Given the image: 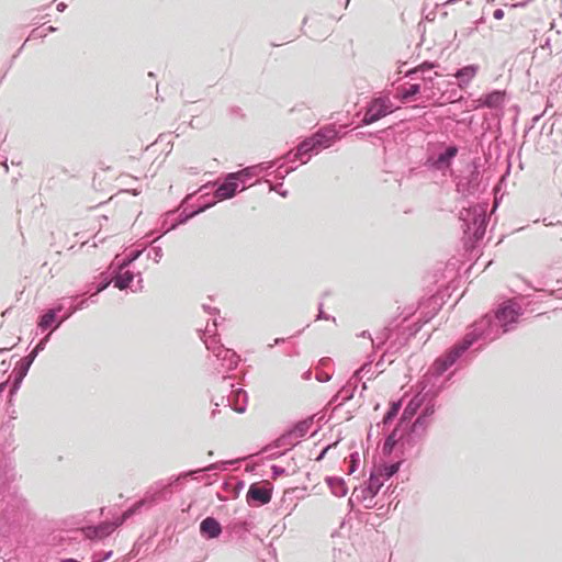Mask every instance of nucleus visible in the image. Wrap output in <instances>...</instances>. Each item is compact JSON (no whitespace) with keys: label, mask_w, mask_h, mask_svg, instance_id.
I'll list each match as a JSON object with an SVG mask.
<instances>
[{"label":"nucleus","mask_w":562,"mask_h":562,"mask_svg":"<svg viewBox=\"0 0 562 562\" xmlns=\"http://www.w3.org/2000/svg\"><path fill=\"white\" fill-rule=\"evenodd\" d=\"M521 306L514 300H506L498 305L494 315L486 314L475 321L470 330L456 344L449 347L432 362L431 373L439 376L453 366H469L488 342L501 335L512 331L522 315Z\"/></svg>","instance_id":"nucleus-1"},{"label":"nucleus","mask_w":562,"mask_h":562,"mask_svg":"<svg viewBox=\"0 0 562 562\" xmlns=\"http://www.w3.org/2000/svg\"><path fill=\"white\" fill-rule=\"evenodd\" d=\"M340 138L341 136L334 125L321 127L311 136L304 138L295 150L288 151L279 159L280 161H278L273 170L276 179L283 180L290 172L297 168L296 166L285 167L286 164H294L297 160H300L301 164H306L313 155L329 148Z\"/></svg>","instance_id":"nucleus-2"},{"label":"nucleus","mask_w":562,"mask_h":562,"mask_svg":"<svg viewBox=\"0 0 562 562\" xmlns=\"http://www.w3.org/2000/svg\"><path fill=\"white\" fill-rule=\"evenodd\" d=\"M487 203H479L460 212V220L463 222V243L467 250L474 249L484 238L490 222Z\"/></svg>","instance_id":"nucleus-3"},{"label":"nucleus","mask_w":562,"mask_h":562,"mask_svg":"<svg viewBox=\"0 0 562 562\" xmlns=\"http://www.w3.org/2000/svg\"><path fill=\"white\" fill-rule=\"evenodd\" d=\"M431 369L432 364L430 366L428 372L425 375L427 382L430 383V387L426 390L427 384H424L422 390L408 401L400 417L398 426H403L406 423H411L412 418L418 413V411L423 409V407L426 406L427 402L430 400V395L436 393L437 398L441 391L446 387L447 383L452 381L456 372L461 368L457 366L454 370L448 372V374L445 376L443 381L439 385L436 384V380L441 378L443 374L435 376L431 373Z\"/></svg>","instance_id":"nucleus-4"},{"label":"nucleus","mask_w":562,"mask_h":562,"mask_svg":"<svg viewBox=\"0 0 562 562\" xmlns=\"http://www.w3.org/2000/svg\"><path fill=\"white\" fill-rule=\"evenodd\" d=\"M145 504V499H139L131 507H128L125 512H123L122 515L115 518L113 521H102L95 526L88 527L86 531L87 537L90 539H103L109 537L116 528L122 526L127 519L139 513Z\"/></svg>","instance_id":"nucleus-5"},{"label":"nucleus","mask_w":562,"mask_h":562,"mask_svg":"<svg viewBox=\"0 0 562 562\" xmlns=\"http://www.w3.org/2000/svg\"><path fill=\"white\" fill-rule=\"evenodd\" d=\"M216 186V189L213 192V196L210 201H225L231 200L237 195L238 192H241L239 179H237V173L228 172L222 176L216 183L209 182L202 186L199 189V192H203L202 196H207L209 192H205L206 189L213 188Z\"/></svg>","instance_id":"nucleus-6"},{"label":"nucleus","mask_w":562,"mask_h":562,"mask_svg":"<svg viewBox=\"0 0 562 562\" xmlns=\"http://www.w3.org/2000/svg\"><path fill=\"white\" fill-rule=\"evenodd\" d=\"M394 111L395 106L389 97H375L367 104L360 125L366 126L373 124Z\"/></svg>","instance_id":"nucleus-7"},{"label":"nucleus","mask_w":562,"mask_h":562,"mask_svg":"<svg viewBox=\"0 0 562 562\" xmlns=\"http://www.w3.org/2000/svg\"><path fill=\"white\" fill-rule=\"evenodd\" d=\"M112 282L119 290L131 289L133 292H137L143 289L140 272L134 273L127 269H121V267L116 265H114L112 270Z\"/></svg>","instance_id":"nucleus-8"},{"label":"nucleus","mask_w":562,"mask_h":562,"mask_svg":"<svg viewBox=\"0 0 562 562\" xmlns=\"http://www.w3.org/2000/svg\"><path fill=\"white\" fill-rule=\"evenodd\" d=\"M272 492L273 485L268 481L251 483L246 494L247 504L251 507L263 506L271 501Z\"/></svg>","instance_id":"nucleus-9"},{"label":"nucleus","mask_w":562,"mask_h":562,"mask_svg":"<svg viewBox=\"0 0 562 562\" xmlns=\"http://www.w3.org/2000/svg\"><path fill=\"white\" fill-rule=\"evenodd\" d=\"M382 486L383 482L380 481L378 474L371 472L363 485L353 488V499H357L358 503H364L368 498H374Z\"/></svg>","instance_id":"nucleus-10"},{"label":"nucleus","mask_w":562,"mask_h":562,"mask_svg":"<svg viewBox=\"0 0 562 562\" xmlns=\"http://www.w3.org/2000/svg\"><path fill=\"white\" fill-rule=\"evenodd\" d=\"M481 184V172L477 166H473L467 176L459 178L457 191L463 196L474 195L479 192Z\"/></svg>","instance_id":"nucleus-11"},{"label":"nucleus","mask_w":562,"mask_h":562,"mask_svg":"<svg viewBox=\"0 0 562 562\" xmlns=\"http://www.w3.org/2000/svg\"><path fill=\"white\" fill-rule=\"evenodd\" d=\"M221 383L223 384V389H231V394L228 395L232 398L231 408L236 413H244L247 408L248 396L245 390L241 387L234 389V384L231 381V378L227 375H223L221 379Z\"/></svg>","instance_id":"nucleus-12"},{"label":"nucleus","mask_w":562,"mask_h":562,"mask_svg":"<svg viewBox=\"0 0 562 562\" xmlns=\"http://www.w3.org/2000/svg\"><path fill=\"white\" fill-rule=\"evenodd\" d=\"M408 424V427H406L398 437L400 447L403 451L414 449L427 435L423 427L412 423Z\"/></svg>","instance_id":"nucleus-13"},{"label":"nucleus","mask_w":562,"mask_h":562,"mask_svg":"<svg viewBox=\"0 0 562 562\" xmlns=\"http://www.w3.org/2000/svg\"><path fill=\"white\" fill-rule=\"evenodd\" d=\"M458 151L459 149L456 145H450L443 151H440L437 156H429L426 159L425 166L434 170H442L449 168L458 155Z\"/></svg>","instance_id":"nucleus-14"},{"label":"nucleus","mask_w":562,"mask_h":562,"mask_svg":"<svg viewBox=\"0 0 562 562\" xmlns=\"http://www.w3.org/2000/svg\"><path fill=\"white\" fill-rule=\"evenodd\" d=\"M64 322L65 319L63 315L60 317H57L55 315V312L48 308L38 316L37 329L42 333L46 330H50V333H53L54 330L58 329Z\"/></svg>","instance_id":"nucleus-15"},{"label":"nucleus","mask_w":562,"mask_h":562,"mask_svg":"<svg viewBox=\"0 0 562 562\" xmlns=\"http://www.w3.org/2000/svg\"><path fill=\"white\" fill-rule=\"evenodd\" d=\"M222 532L221 522L213 516H207L200 522V535L207 540L217 539Z\"/></svg>","instance_id":"nucleus-16"},{"label":"nucleus","mask_w":562,"mask_h":562,"mask_svg":"<svg viewBox=\"0 0 562 562\" xmlns=\"http://www.w3.org/2000/svg\"><path fill=\"white\" fill-rule=\"evenodd\" d=\"M214 356L221 361L222 367L226 371L235 370L240 360L239 356L233 349L224 346H218V350Z\"/></svg>","instance_id":"nucleus-17"},{"label":"nucleus","mask_w":562,"mask_h":562,"mask_svg":"<svg viewBox=\"0 0 562 562\" xmlns=\"http://www.w3.org/2000/svg\"><path fill=\"white\" fill-rule=\"evenodd\" d=\"M215 205V201H205L195 209L189 210L188 207L183 209V211L179 214L176 222L171 224L169 229H175L179 225L186 224L189 220L193 218L194 216L199 215L200 213L206 211L207 209Z\"/></svg>","instance_id":"nucleus-18"},{"label":"nucleus","mask_w":562,"mask_h":562,"mask_svg":"<svg viewBox=\"0 0 562 562\" xmlns=\"http://www.w3.org/2000/svg\"><path fill=\"white\" fill-rule=\"evenodd\" d=\"M215 205V201H205L195 209L189 210L188 207L183 209V211L179 214L176 222L171 224L169 229H175L179 225L186 224L189 220L193 218L194 216L199 215L200 213L206 211L207 209Z\"/></svg>","instance_id":"nucleus-19"},{"label":"nucleus","mask_w":562,"mask_h":562,"mask_svg":"<svg viewBox=\"0 0 562 562\" xmlns=\"http://www.w3.org/2000/svg\"><path fill=\"white\" fill-rule=\"evenodd\" d=\"M436 393L430 395V400L427 402L426 406L423 407L419 415L416 417V419L412 423L416 426L423 427L425 432L427 434V429L431 423V416L435 414L436 411Z\"/></svg>","instance_id":"nucleus-20"},{"label":"nucleus","mask_w":562,"mask_h":562,"mask_svg":"<svg viewBox=\"0 0 562 562\" xmlns=\"http://www.w3.org/2000/svg\"><path fill=\"white\" fill-rule=\"evenodd\" d=\"M477 71H479V66L474 65V64L458 68L454 74V77L458 80V86L461 89L467 88L469 86V83L472 81V79L476 76Z\"/></svg>","instance_id":"nucleus-21"},{"label":"nucleus","mask_w":562,"mask_h":562,"mask_svg":"<svg viewBox=\"0 0 562 562\" xmlns=\"http://www.w3.org/2000/svg\"><path fill=\"white\" fill-rule=\"evenodd\" d=\"M505 101V91L502 90H493L480 98L481 106L488 109H496L502 106Z\"/></svg>","instance_id":"nucleus-22"},{"label":"nucleus","mask_w":562,"mask_h":562,"mask_svg":"<svg viewBox=\"0 0 562 562\" xmlns=\"http://www.w3.org/2000/svg\"><path fill=\"white\" fill-rule=\"evenodd\" d=\"M231 463H232L231 461H221V462H215V463L209 464L202 469H196L193 471L184 472L180 476L173 479V481L171 482V485H176L180 482V480L187 479L188 476H191L195 473L211 472V471H216V470L225 471L227 469V464H231Z\"/></svg>","instance_id":"nucleus-23"},{"label":"nucleus","mask_w":562,"mask_h":562,"mask_svg":"<svg viewBox=\"0 0 562 562\" xmlns=\"http://www.w3.org/2000/svg\"><path fill=\"white\" fill-rule=\"evenodd\" d=\"M226 531L237 539H245L249 532V522L246 520H234L226 526Z\"/></svg>","instance_id":"nucleus-24"},{"label":"nucleus","mask_w":562,"mask_h":562,"mask_svg":"<svg viewBox=\"0 0 562 562\" xmlns=\"http://www.w3.org/2000/svg\"><path fill=\"white\" fill-rule=\"evenodd\" d=\"M325 481L335 496L342 497L348 493L347 484L342 477L327 476Z\"/></svg>","instance_id":"nucleus-25"},{"label":"nucleus","mask_w":562,"mask_h":562,"mask_svg":"<svg viewBox=\"0 0 562 562\" xmlns=\"http://www.w3.org/2000/svg\"><path fill=\"white\" fill-rule=\"evenodd\" d=\"M401 464H402L401 461L390 462V463L384 462V463H381L378 467L376 471H374V472L378 474V477L383 476L384 480H389L400 471Z\"/></svg>","instance_id":"nucleus-26"},{"label":"nucleus","mask_w":562,"mask_h":562,"mask_svg":"<svg viewBox=\"0 0 562 562\" xmlns=\"http://www.w3.org/2000/svg\"><path fill=\"white\" fill-rule=\"evenodd\" d=\"M313 426V418L308 417L296 422L290 429L294 436V439H300L307 435L311 427Z\"/></svg>","instance_id":"nucleus-27"},{"label":"nucleus","mask_w":562,"mask_h":562,"mask_svg":"<svg viewBox=\"0 0 562 562\" xmlns=\"http://www.w3.org/2000/svg\"><path fill=\"white\" fill-rule=\"evenodd\" d=\"M234 173H237V179H239L240 190L245 191L249 187L256 184L258 181L256 180V176L250 172L248 167H245L238 171H235Z\"/></svg>","instance_id":"nucleus-28"},{"label":"nucleus","mask_w":562,"mask_h":562,"mask_svg":"<svg viewBox=\"0 0 562 562\" xmlns=\"http://www.w3.org/2000/svg\"><path fill=\"white\" fill-rule=\"evenodd\" d=\"M397 431H398V429L396 427L395 429H393L392 432H390L386 436V438L383 442V446H382V454L384 457H390L393 453L396 445H400Z\"/></svg>","instance_id":"nucleus-29"},{"label":"nucleus","mask_w":562,"mask_h":562,"mask_svg":"<svg viewBox=\"0 0 562 562\" xmlns=\"http://www.w3.org/2000/svg\"><path fill=\"white\" fill-rule=\"evenodd\" d=\"M402 408V400L392 401L386 413L383 416L382 424L384 427L391 425Z\"/></svg>","instance_id":"nucleus-30"},{"label":"nucleus","mask_w":562,"mask_h":562,"mask_svg":"<svg viewBox=\"0 0 562 562\" xmlns=\"http://www.w3.org/2000/svg\"><path fill=\"white\" fill-rule=\"evenodd\" d=\"M145 250L146 246L140 249H133L115 265L121 267V269H127L134 261H136L143 255Z\"/></svg>","instance_id":"nucleus-31"},{"label":"nucleus","mask_w":562,"mask_h":562,"mask_svg":"<svg viewBox=\"0 0 562 562\" xmlns=\"http://www.w3.org/2000/svg\"><path fill=\"white\" fill-rule=\"evenodd\" d=\"M419 93H420V85L412 83L407 88H402L398 91V97L402 102H407V101L413 100Z\"/></svg>","instance_id":"nucleus-32"},{"label":"nucleus","mask_w":562,"mask_h":562,"mask_svg":"<svg viewBox=\"0 0 562 562\" xmlns=\"http://www.w3.org/2000/svg\"><path fill=\"white\" fill-rule=\"evenodd\" d=\"M34 360V356L26 355L16 362L13 370L26 375Z\"/></svg>","instance_id":"nucleus-33"},{"label":"nucleus","mask_w":562,"mask_h":562,"mask_svg":"<svg viewBox=\"0 0 562 562\" xmlns=\"http://www.w3.org/2000/svg\"><path fill=\"white\" fill-rule=\"evenodd\" d=\"M297 439H294V436L291 429H288L283 432L276 441L277 447H294Z\"/></svg>","instance_id":"nucleus-34"},{"label":"nucleus","mask_w":562,"mask_h":562,"mask_svg":"<svg viewBox=\"0 0 562 562\" xmlns=\"http://www.w3.org/2000/svg\"><path fill=\"white\" fill-rule=\"evenodd\" d=\"M88 306V299L80 300L77 303L71 302L67 311L63 314L65 322L70 318L76 312L83 310Z\"/></svg>","instance_id":"nucleus-35"},{"label":"nucleus","mask_w":562,"mask_h":562,"mask_svg":"<svg viewBox=\"0 0 562 562\" xmlns=\"http://www.w3.org/2000/svg\"><path fill=\"white\" fill-rule=\"evenodd\" d=\"M11 376H12V381L10 384L9 394L12 397L18 392V390L21 387V384H22L25 375L13 370Z\"/></svg>","instance_id":"nucleus-36"},{"label":"nucleus","mask_w":562,"mask_h":562,"mask_svg":"<svg viewBox=\"0 0 562 562\" xmlns=\"http://www.w3.org/2000/svg\"><path fill=\"white\" fill-rule=\"evenodd\" d=\"M205 344V347L207 348V350L212 351L213 355H215L218 350V346H223L221 342H220V339L217 337V334L216 335H209V336H205V337H201Z\"/></svg>","instance_id":"nucleus-37"},{"label":"nucleus","mask_w":562,"mask_h":562,"mask_svg":"<svg viewBox=\"0 0 562 562\" xmlns=\"http://www.w3.org/2000/svg\"><path fill=\"white\" fill-rule=\"evenodd\" d=\"M52 337V333H48L46 334L43 338H41L37 344L35 345V347L30 351V356H34V359L37 357V355L43 351L47 345V342L49 341Z\"/></svg>","instance_id":"nucleus-38"},{"label":"nucleus","mask_w":562,"mask_h":562,"mask_svg":"<svg viewBox=\"0 0 562 562\" xmlns=\"http://www.w3.org/2000/svg\"><path fill=\"white\" fill-rule=\"evenodd\" d=\"M360 465V456L359 452L355 451L350 453L349 456V468H348V474H352L358 470Z\"/></svg>","instance_id":"nucleus-39"},{"label":"nucleus","mask_w":562,"mask_h":562,"mask_svg":"<svg viewBox=\"0 0 562 562\" xmlns=\"http://www.w3.org/2000/svg\"><path fill=\"white\" fill-rule=\"evenodd\" d=\"M111 283H113L112 282V277L111 278H104L102 281H100L99 284L95 288L94 293L90 296L91 302L94 303L95 301L93 300V297L97 296L102 291H104Z\"/></svg>","instance_id":"nucleus-40"},{"label":"nucleus","mask_w":562,"mask_h":562,"mask_svg":"<svg viewBox=\"0 0 562 562\" xmlns=\"http://www.w3.org/2000/svg\"><path fill=\"white\" fill-rule=\"evenodd\" d=\"M147 258L153 259L155 262H159L162 258V249L160 246H154L151 249L147 252Z\"/></svg>","instance_id":"nucleus-41"},{"label":"nucleus","mask_w":562,"mask_h":562,"mask_svg":"<svg viewBox=\"0 0 562 562\" xmlns=\"http://www.w3.org/2000/svg\"><path fill=\"white\" fill-rule=\"evenodd\" d=\"M217 326H218V323H217V319L214 318L212 321V323L207 322L206 326H205V329L203 330V335L201 337H205V336H209V335H216L217 333Z\"/></svg>","instance_id":"nucleus-42"},{"label":"nucleus","mask_w":562,"mask_h":562,"mask_svg":"<svg viewBox=\"0 0 562 562\" xmlns=\"http://www.w3.org/2000/svg\"><path fill=\"white\" fill-rule=\"evenodd\" d=\"M266 182H268V183H269V187H270V190H271V191H276V192H278L282 198H286V196H288V193H289V192H288L286 190L281 189V187H282V182L277 183V184H273V183H271V182H270V181H268V180H266Z\"/></svg>","instance_id":"nucleus-43"},{"label":"nucleus","mask_w":562,"mask_h":562,"mask_svg":"<svg viewBox=\"0 0 562 562\" xmlns=\"http://www.w3.org/2000/svg\"><path fill=\"white\" fill-rule=\"evenodd\" d=\"M278 161H280V160L276 159V160L260 162V166H262L263 173L271 172L272 169H276Z\"/></svg>","instance_id":"nucleus-44"},{"label":"nucleus","mask_w":562,"mask_h":562,"mask_svg":"<svg viewBox=\"0 0 562 562\" xmlns=\"http://www.w3.org/2000/svg\"><path fill=\"white\" fill-rule=\"evenodd\" d=\"M271 474H272V479H278V477L282 476L283 474H285V469L278 464H272L271 465Z\"/></svg>","instance_id":"nucleus-45"},{"label":"nucleus","mask_w":562,"mask_h":562,"mask_svg":"<svg viewBox=\"0 0 562 562\" xmlns=\"http://www.w3.org/2000/svg\"><path fill=\"white\" fill-rule=\"evenodd\" d=\"M361 337H368V338H370V339H371V341H372V346H373L374 348H376V349H380V348H381V346L385 342V339H386V338L383 336V337L379 338V339H380V341H379L378 344H375V340L371 338V335H370V333H369L368 330H363V331L361 333Z\"/></svg>","instance_id":"nucleus-46"},{"label":"nucleus","mask_w":562,"mask_h":562,"mask_svg":"<svg viewBox=\"0 0 562 562\" xmlns=\"http://www.w3.org/2000/svg\"><path fill=\"white\" fill-rule=\"evenodd\" d=\"M437 66L436 63L434 61H429V60H426V61H423L420 65L417 66V69L420 71V72H425V71H428L432 68H435Z\"/></svg>","instance_id":"nucleus-47"},{"label":"nucleus","mask_w":562,"mask_h":562,"mask_svg":"<svg viewBox=\"0 0 562 562\" xmlns=\"http://www.w3.org/2000/svg\"><path fill=\"white\" fill-rule=\"evenodd\" d=\"M49 310H50V311H54V312H55V315H56L57 317H60V316H61L60 314H61V313H65V312L67 311V308H66V306H65L64 302H58V303H56V304H55L53 307H50Z\"/></svg>","instance_id":"nucleus-48"},{"label":"nucleus","mask_w":562,"mask_h":562,"mask_svg":"<svg viewBox=\"0 0 562 562\" xmlns=\"http://www.w3.org/2000/svg\"><path fill=\"white\" fill-rule=\"evenodd\" d=\"M316 319H326V321L333 319L334 322L336 321L335 317H333L324 312L323 303H319V305H318V313L316 315Z\"/></svg>","instance_id":"nucleus-49"},{"label":"nucleus","mask_w":562,"mask_h":562,"mask_svg":"<svg viewBox=\"0 0 562 562\" xmlns=\"http://www.w3.org/2000/svg\"><path fill=\"white\" fill-rule=\"evenodd\" d=\"M339 393L342 395L341 404L348 402L353 397V392L349 391V389H347L346 386H344Z\"/></svg>","instance_id":"nucleus-50"},{"label":"nucleus","mask_w":562,"mask_h":562,"mask_svg":"<svg viewBox=\"0 0 562 562\" xmlns=\"http://www.w3.org/2000/svg\"><path fill=\"white\" fill-rule=\"evenodd\" d=\"M315 378L319 382H328L331 379V374L325 371L317 370Z\"/></svg>","instance_id":"nucleus-51"},{"label":"nucleus","mask_w":562,"mask_h":562,"mask_svg":"<svg viewBox=\"0 0 562 562\" xmlns=\"http://www.w3.org/2000/svg\"><path fill=\"white\" fill-rule=\"evenodd\" d=\"M45 36H46V32H43L40 29H33L31 31L27 40L44 38Z\"/></svg>","instance_id":"nucleus-52"},{"label":"nucleus","mask_w":562,"mask_h":562,"mask_svg":"<svg viewBox=\"0 0 562 562\" xmlns=\"http://www.w3.org/2000/svg\"><path fill=\"white\" fill-rule=\"evenodd\" d=\"M212 403H213V405H214L215 407H220L221 405H223V406H225V407H226V406H229V407H231L232 398H229V396H228V395H227V396H222V397H221V400H220V402H214V401L212 400Z\"/></svg>","instance_id":"nucleus-53"},{"label":"nucleus","mask_w":562,"mask_h":562,"mask_svg":"<svg viewBox=\"0 0 562 562\" xmlns=\"http://www.w3.org/2000/svg\"><path fill=\"white\" fill-rule=\"evenodd\" d=\"M248 169L256 176V178L263 173L262 166H260V164L248 166Z\"/></svg>","instance_id":"nucleus-54"},{"label":"nucleus","mask_w":562,"mask_h":562,"mask_svg":"<svg viewBox=\"0 0 562 562\" xmlns=\"http://www.w3.org/2000/svg\"><path fill=\"white\" fill-rule=\"evenodd\" d=\"M113 552L110 550V551H103L101 553H99V559L101 562H104L106 560H109L111 557H112Z\"/></svg>","instance_id":"nucleus-55"},{"label":"nucleus","mask_w":562,"mask_h":562,"mask_svg":"<svg viewBox=\"0 0 562 562\" xmlns=\"http://www.w3.org/2000/svg\"><path fill=\"white\" fill-rule=\"evenodd\" d=\"M504 14H505V13H504V10H503V9H499V8H498V9H496V10H494V12H493V16H494V19H496V20H502V19L504 18Z\"/></svg>","instance_id":"nucleus-56"},{"label":"nucleus","mask_w":562,"mask_h":562,"mask_svg":"<svg viewBox=\"0 0 562 562\" xmlns=\"http://www.w3.org/2000/svg\"><path fill=\"white\" fill-rule=\"evenodd\" d=\"M325 35V33H317L316 31L314 30H310V33H308V36L313 40H319L321 37H323Z\"/></svg>","instance_id":"nucleus-57"},{"label":"nucleus","mask_w":562,"mask_h":562,"mask_svg":"<svg viewBox=\"0 0 562 562\" xmlns=\"http://www.w3.org/2000/svg\"><path fill=\"white\" fill-rule=\"evenodd\" d=\"M203 310L209 314H218L220 311L216 307H211L210 305L203 304Z\"/></svg>","instance_id":"nucleus-58"},{"label":"nucleus","mask_w":562,"mask_h":562,"mask_svg":"<svg viewBox=\"0 0 562 562\" xmlns=\"http://www.w3.org/2000/svg\"><path fill=\"white\" fill-rule=\"evenodd\" d=\"M330 446H326L322 449V451L319 452V454L316 457V461H321L325 458L327 451L329 450Z\"/></svg>","instance_id":"nucleus-59"},{"label":"nucleus","mask_w":562,"mask_h":562,"mask_svg":"<svg viewBox=\"0 0 562 562\" xmlns=\"http://www.w3.org/2000/svg\"><path fill=\"white\" fill-rule=\"evenodd\" d=\"M476 30V27H469V29H464L460 32V34L463 36V37H468L470 36L474 31Z\"/></svg>","instance_id":"nucleus-60"},{"label":"nucleus","mask_w":562,"mask_h":562,"mask_svg":"<svg viewBox=\"0 0 562 562\" xmlns=\"http://www.w3.org/2000/svg\"><path fill=\"white\" fill-rule=\"evenodd\" d=\"M363 504H364V508H367V509H371L375 506L373 498H368V501L364 502Z\"/></svg>","instance_id":"nucleus-61"},{"label":"nucleus","mask_w":562,"mask_h":562,"mask_svg":"<svg viewBox=\"0 0 562 562\" xmlns=\"http://www.w3.org/2000/svg\"><path fill=\"white\" fill-rule=\"evenodd\" d=\"M330 363H331V359L330 358H323L319 361V366H322V367L330 366Z\"/></svg>","instance_id":"nucleus-62"},{"label":"nucleus","mask_w":562,"mask_h":562,"mask_svg":"<svg viewBox=\"0 0 562 562\" xmlns=\"http://www.w3.org/2000/svg\"><path fill=\"white\" fill-rule=\"evenodd\" d=\"M417 72H420V71L417 69V67H415V68L409 69L406 72V76L413 78Z\"/></svg>","instance_id":"nucleus-63"},{"label":"nucleus","mask_w":562,"mask_h":562,"mask_svg":"<svg viewBox=\"0 0 562 562\" xmlns=\"http://www.w3.org/2000/svg\"><path fill=\"white\" fill-rule=\"evenodd\" d=\"M57 11L64 12L67 9V4L65 2H59L56 7Z\"/></svg>","instance_id":"nucleus-64"}]
</instances>
